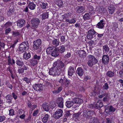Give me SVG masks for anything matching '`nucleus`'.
I'll return each mask as SVG.
<instances>
[{
    "label": "nucleus",
    "mask_w": 123,
    "mask_h": 123,
    "mask_svg": "<svg viewBox=\"0 0 123 123\" xmlns=\"http://www.w3.org/2000/svg\"><path fill=\"white\" fill-rule=\"evenodd\" d=\"M60 69H57L53 64V67L49 69V74L53 76H58L61 73Z\"/></svg>",
    "instance_id": "f257e3e1"
},
{
    "label": "nucleus",
    "mask_w": 123,
    "mask_h": 123,
    "mask_svg": "<svg viewBox=\"0 0 123 123\" xmlns=\"http://www.w3.org/2000/svg\"><path fill=\"white\" fill-rule=\"evenodd\" d=\"M58 82L63 86L67 87L70 84V81L64 76L62 77L58 81Z\"/></svg>",
    "instance_id": "f03ea898"
},
{
    "label": "nucleus",
    "mask_w": 123,
    "mask_h": 123,
    "mask_svg": "<svg viewBox=\"0 0 123 123\" xmlns=\"http://www.w3.org/2000/svg\"><path fill=\"white\" fill-rule=\"evenodd\" d=\"M89 60L88 61L87 64L88 66L92 67L93 65L96 64L98 62V60L93 56L90 55L89 56Z\"/></svg>",
    "instance_id": "7ed1b4c3"
},
{
    "label": "nucleus",
    "mask_w": 123,
    "mask_h": 123,
    "mask_svg": "<svg viewBox=\"0 0 123 123\" xmlns=\"http://www.w3.org/2000/svg\"><path fill=\"white\" fill-rule=\"evenodd\" d=\"M29 44L28 42H24L22 43L19 47V49L20 52L22 53L24 52L26 49L28 48Z\"/></svg>",
    "instance_id": "20e7f679"
},
{
    "label": "nucleus",
    "mask_w": 123,
    "mask_h": 123,
    "mask_svg": "<svg viewBox=\"0 0 123 123\" xmlns=\"http://www.w3.org/2000/svg\"><path fill=\"white\" fill-rule=\"evenodd\" d=\"M94 113V111L91 110H87L82 112V115L83 117L86 118L89 117Z\"/></svg>",
    "instance_id": "39448f33"
},
{
    "label": "nucleus",
    "mask_w": 123,
    "mask_h": 123,
    "mask_svg": "<svg viewBox=\"0 0 123 123\" xmlns=\"http://www.w3.org/2000/svg\"><path fill=\"white\" fill-rule=\"evenodd\" d=\"M53 64L57 69H60L61 72H62L63 70L62 69L64 67L65 64L61 61L58 60L54 63Z\"/></svg>",
    "instance_id": "423d86ee"
},
{
    "label": "nucleus",
    "mask_w": 123,
    "mask_h": 123,
    "mask_svg": "<svg viewBox=\"0 0 123 123\" xmlns=\"http://www.w3.org/2000/svg\"><path fill=\"white\" fill-rule=\"evenodd\" d=\"M98 33L94 29H90L88 31V34L87 35V38L88 39L91 40L93 37V35H96Z\"/></svg>",
    "instance_id": "0eeeda50"
},
{
    "label": "nucleus",
    "mask_w": 123,
    "mask_h": 123,
    "mask_svg": "<svg viewBox=\"0 0 123 123\" xmlns=\"http://www.w3.org/2000/svg\"><path fill=\"white\" fill-rule=\"evenodd\" d=\"M40 22L39 19L37 18H32L31 21V26L34 28L37 27Z\"/></svg>",
    "instance_id": "6e6552de"
},
{
    "label": "nucleus",
    "mask_w": 123,
    "mask_h": 123,
    "mask_svg": "<svg viewBox=\"0 0 123 123\" xmlns=\"http://www.w3.org/2000/svg\"><path fill=\"white\" fill-rule=\"evenodd\" d=\"M41 41L40 39H37L35 41L33 42L34 44L33 45L34 49H38L39 47L41 46Z\"/></svg>",
    "instance_id": "1a4fd4ad"
},
{
    "label": "nucleus",
    "mask_w": 123,
    "mask_h": 123,
    "mask_svg": "<svg viewBox=\"0 0 123 123\" xmlns=\"http://www.w3.org/2000/svg\"><path fill=\"white\" fill-rule=\"evenodd\" d=\"M63 111L61 109H58L55 112L54 117L58 119L61 117L62 115Z\"/></svg>",
    "instance_id": "9d476101"
},
{
    "label": "nucleus",
    "mask_w": 123,
    "mask_h": 123,
    "mask_svg": "<svg viewBox=\"0 0 123 123\" xmlns=\"http://www.w3.org/2000/svg\"><path fill=\"white\" fill-rule=\"evenodd\" d=\"M41 117L42 119V121L43 123H47L50 117V116L47 114L44 115L42 114H41Z\"/></svg>",
    "instance_id": "9b49d317"
},
{
    "label": "nucleus",
    "mask_w": 123,
    "mask_h": 123,
    "mask_svg": "<svg viewBox=\"0 0 123 123\" xmlns=\"http://www.w3.org/2000/svg\"><path fill=\"white\" fill-rule=\"evenodd\" d=\"M56 103L59 107L60 108H63V102L62 98L59 97L57 99Z\"/></svg>",
    "instance_id": "f8f14e48"
},
{
    "label": "nucleus",
    "mask_w": 123,
    "mask_h": 123,
    "mask_svg": "<svg viewBox=\"0 0 123 123\" xmlns=\"http://www.w3.org/2000/svg\"><path fill=\"white\" fill-rule=\"evenodd\" d=\"M108 14L111 16L113 14L115 11V7L113 5H110L108 7Z\"/></svg>",
    "instance_id": "ddd939ff"
},
{
    "label": "nucleus",
    "mask_w": 123,
    "mask_h": 123,
    "mask_svg": "<svg viewBox=\"0 0 123 123\" xmlns=\"http://www.w3.org/2000/svg\"><path fill=\"white\" fill-rule=\"evenodd\" d=\"M109 60V56L107 55H105L102 57V62L105 64H106L108 63Z\"/></svg>",
    "instance_id": "4468645a"
},
{
    "label": "nucleus",
    "mask_w": 123,
    "mask_h": 123,
    "mask_svg": "<svg viewBox=\"0 0 123 123\" xmlns=\"http://www.w3.org/2000/svg\"><path fill=\"white\" fill-rule=\"evenodd\" d=\"M25 20L23 19H20L17 21V25L19 27H22L25 25Z\"/></svg>",
    "instance_id": "2eb2a0df"
},
{
    "label": "nucleus",
    "mask_w": 123,
    "mask_h": 123,
    "mask_svg": "<svg viewBox=\"0 0 123 123\" xmlns=\"http://www.w3.org/2000/svg\"><path fill=\"white\" fill-rule=\"evenodd\" d=\"M73 101L74 103L78 104L79 105L83 102L82 99L78 98H74L73 99Z\"/></svg>",
    "instance_id": "dca6fc26"
},
{
    "label": "nucleus",
    "mask_w": 123,
    "mask_h": 123,
    "mask_svg": "<svg viewBox=\"0 0 123 123\" xmlns=\"http://www.w3.org/2000/svg\"><path fill=\"white\" fill-rule=\"evenodd\" d=\"M75 72V69L72 67L70 66L69 68L68 71V75L70 76H72L73 74Z\"/></svg>",
    "instance_id": "f3484780"
},
{
    "label": "nucleus",
    "mask_w": 123,
    "mask_h": 123,
    "mask_svg": "<svg viewBox=\"0 0 123 123\" xmlns=\"http://www.w3.org/2000/svg\"><path fill=\"white\" fill-rule=\"evenodd\" d=\"M42 107L45 111H49V106L48 103L46 102L44 103L42 105Z\"/></svg>",
    "instance_id": "a211bd4d"
},
{
    "label": "nucleus",
    "mask_w": 123,
    "mask_h": 123,
    "mask_svg": "<svg viewBox=\"0 0 123 123\" xmlns=\"http://www.w3.org/2000/svg\"><path fill=\"white\" fill-rule=\"evenodd\" d=\"M105 24L103 20H101L96 25V27L100 29L103 28Z\"/></svg>",
    "instance_id": "6ab92c4d"
},
{
    "label": "nucleus",
    "mask_w": 123,
    "mask_h": 123,
    "mask_svg": "<svg viewBox=\"0 0 123 123\" xmlns=\"http://www.w3.org/2000/svg\"><path fill=\"white\" fill-rule=\"evenodd\" d=\"M76 9L77 12L79 13L84 12L85 10L84 7L82 6H78L76 8Z\"/></svg>",
    "instance_id": "aec40b11"
},
{
    "label": "nucleus",
    "mask_w": 123,
    "mask_h": 123,
    "mask_svg": "<svg viewBox=\"0 0 123 123\" xmlns=\"http://www.w3.org/2000/svg\"><path fill=\"white\" fill-rule=\"evenodd\" d=\"M76 72L78 75L80 76H82L84 73L83 69L81 67L78 68Z\"/></svg>",
    "instance_id": "412c9836"
},
{
    "label": "nucleus",
    "mask_w": 123,
    "mask_h": 123,
    "mask_svg": "<svg viewBox=\"0 0 123 123\" xmlns=\"http://www.w3.org/2000/svg\"><path fill=\"white\" fill-rule=\"evenodd\" d=\"M105 97L103 99L104 101H107L111 98V96L110 94L106 93H105Z\"/></svg>",
    "instance_id": "4be33fe9"
},
{
    "label": "nucleus",
    "mask_w": 123,
    "mask_h": 123,
    "mask_svg": "<svg viewBox=\"0 0 123 123\" xmlns=\"http://www.w3.org/2000/svg\"><path fill=\"white\" fill-rule=\"evenodd\" d=\"M29 8L31 10H33L35 9L36 5L33 2H30L28 5Z\"/></svg>",
    "instance_id": "5701e85b"
},
{
    "label": "nucleus",
    "mask_w": 123,
    "mask_h": 123,
    "mask_svg": "<svg viewBox=\"0 0 123 123\" xmlns=\"http://www.w3.org/2000/svg\"><path fill=\"white\" fill-rule=\"evenodd\" d=\"M74 104V102L73 101H67L66 103V105L67 107L70 108Z\"/></svg>",
    "instance_id": "b1692460"
},
{
    "label": "nucleus",
    "mask_w": 123,
    "mask_h": 123,
    "mask_svg": "<svg viewBox=\"0 0 123 123\" xmlns=\"http://www.w3.org/2000/svg\"><path fill=\"white\" fill-rule=\"evenodd\" d=\"M103 106L102 102L100 101H98L96 103V104H95V106L96 109H98V108H100L102 107Z\"/></svg>",
    "instance_id": "393cba45"
},
{
    "label": "nucleus",
    "mask_w": 123,
    "mask_h": 123,
    "mask_svg": "<svg viewBox=\"0 0 123 123\" xmlns=\"http://www.w3.org/2000/svg\"><path fill=\"white\" fill-rule=\"evenodd\" d=\"M6 102L8 104H10L11 103V99H12V96L10 94L7 95L6 97Z\"/></svg>",
    "instance_id": "a878e982"
},
{
    "label": "nucleus",
    "mask_w": 123,
    "mask_h": 123,
    "mask_svg": "<svg viewBox=\"0 0 123 123\" xmlns=\"http://www.w3.org/2000/svg\"><path fill=\"white\" fill-rule=\"evenodd\" d=\"M63 89V87L62 86L59 87L56 90L53 91L52 92L54 94H58L62 91Z\"/></svg>",
    "instance_id": "bb28decb"
},
{
    "label": "nucleus",
    "mask_w": 123,
    "mask_h": 123,
    "mask_svg": "<svg viewBox=\"0 0 123 123\" xmlns=\"http://www.w3.org/2000/svg\"><path fill=\"white\" fill-rule=\"evenodd\" d=\"M106 75L109 77H112L115 75V73L114 71H108L106 73Z\"/></svg>",
    "instance_id": "cd10ccee"
},
{
    "label": "nucleus",
    "mask_w": 123,
    "mask_h": 123,
    "mask_svg": "<svg viewBox=\"0 0 123 123\" xmlns=\"http://www.w3.org/2000/svg\"><path fill=\"white\" fill-rule=\"evenodd\" d=\"M91 13H86L85 15L83 16V18L85 20L87 19H88L90 18L91 16Z\"/></svg>",
    "instance_id": "c85d7f7f"
},
{
    "label": "nucleus",
    "mask_w": 123,
    "mask_h": 123,
    "mask_svg": "<svg viewBox=\"0 0 123 123\" xmlns=\"http://www.w3.org/2000/svg\"><path fill=\"white\" fill-rule=\"evenodd\" d=\"M30 62L31 66H33L36 65L38 62L37 60L34 59H32L30 60Z\"/></svg>",
    "instance_id": "c756f323"
},
{
    "label": "nucleus",
    "mask_w": 123,
    "mask_h": 123,
    "mask_svg": "<svg viewBox=\"0 0 123 123\" xmlns=\"http://www.w3.org/2000/svg\"><path fill=\"white\" fill-rule=\"evenodd\" d=\"M54 47L53 46L48 47L46 49V52L47 54H51L52 53L53 49Z\"/></svg>",
    "instance_id": "7c9ffc66"
},
{
    "label": "nucleus",
    "mask_w": 123,
    "mask_h": 123,
    "mask_svg": "<svg viewBox=\"0 0 123 123\" xmlns=\"http://www.w3.org/2000/svg\"><path fill=\"white\" fill-rule=\"evenodd\" d=\"M49 12H45L43 13L42 15L43 19H45L49 17Z\"/></svg>",
    "instance_id": "2f4dec72"
},
{
    "label": "nucleus",
    "mask_w": 123,
    "mask_h": 123,
    "mask_svg": "<svg viewBox=\"0 0 123 123\" xmlns=\"http://www.w3.org/2000/svg\"><path fill=\"white\" fill-rule=\"evenodd\" d=\"M47 4L46 2H41V4L40 5L41 8L43 9H45L47 8Z\"/></svg>",
    "instance_id": "473e14b6"
},
{
    "label": "nucleus",
    "mask_w": 123,
    "mask_h": 123,
    "mask_svg": "<svg viewBox=\"0 0 123 123\" xmlns=\"http://www.w3.org/2000/svg\"><path fill=\"white\" fill-rule=\"evenodd\" d=\"M52 44L55 47H56L58 46L59 44V41L57 39H55L52 41Z\"/></svg>",
    "instance_id": "72a5a7b5"
},
{
    "label": "nucleus",
    "mask_w": 123,
    "mask_h": 123,
    "mask_svg": "<svg viewBox=\"0 0 123 123\" xmlns=\"http://www.w3.org/2000/svg\"><path fill=\"white\" fill-rule=\"evenodd\" d=\"M37 91H41L43 90V87L42 84H37Z\"/></svg>",
    "instance_id": "f704fd0d"
},
{
    "label": "nucleus",
    "mask_w": 123,
    "mask_h": 123,
    "mask_svg": "<svg viewBox=\"0 0 123 123\" xmlns=\"http://www.w3.org/2000/svg\"><path fill=\"white\" fill-rule=\"evenodd\" d=\"M59 49V53H62L65 50V49L64 46L62 45Z\"/></svg>",
    "instance_id": "c9c22d12"
},
{
    "label": "nucleus",
    "mask_w": 123,
    "mask_h": 123,
    "mask_svg": "<svg viewBox=\"0 0 123 123\" xmlns=\"http://www.w3.org/2000/svg\"><path fill=\"white\" fill-rule=\"evenodd\" d=\"M107 108L110 112H114L116 110V109L112 106H108Z\"/></svg>",
    "instance_id": "e433bc0d"
},
{
    "label": "nucleus",
    "mask_w": 123,
    "mask_h": 123,
    "mask_svg": "<svg viewBox=\"0 0 123 123\" xmlns=\"http://www.w3.org/2000/svg\"><path fill=\"white\" fill-rule=\"evenodd\" d=\"M56 4L59 6L61 7L63 5V3L61 0H57Z\"/></svg>",
    "instance_id": "4c0bfd02"
},
{
    "label": "nucleus",
    "mask_w": 123,
    "mask_h": 123,
    "mask_svg": "<svg viewBox=\"0 0 123 123\" xmlns=\"http://www.w3.org/2000/svg\"><path fill=\"white\" fill-rule=\"evenodd\" d=\"M49 105L50 106L51 108H54L56 106L55 102L54 101H51L49 104Z\"/></svg>",
    "instance_id": "58836bf2"
},
{
    "label": "nucleus",
    "mask_w": 123,
    "mask_h": 123,
    "mask_svg": "<svg viewBox=\"0 0 123 123\" xmlns=\"http://www.w3.org/2000/svg\"><path fill=\"white\" fill-rule=\"evenodd\" d=\"M103 51H105V53H106L109 50V49L107 45H105L103 46Z\"/></svg>",
    "instance_id": "ea45409f"
},
{
    "label": "nucleus",
    "mask_w": 123,
    "mask_h": 123,
    "mask_svg": "<svg viewBox=\"0 0 123 123\" xmlns=\"http://www.w3.org/2000/svg\"><path fill=\"white\" fill-rule=\"evenodd\" d=\"M44 86H49L50 87H52V84L49 82L45 81L44 82Z\"/></svg>",
    "instance_id": "a19ab883"
},
{
    "label": "nucleus",
    "mask_w": 123,
    "mask_h": 123,
    "mask_svg": "<svg viewBox=\"0 0 123 123\" xmlns=\"http://www.w3.org/2000/svg\"><path fill=\"white\" fill-rule=\"evenodd\" d=\"M88 107L89 109H96L95 104H90L88 105Z\"/></svg>",
    "instance_id": "79ce46f5"
},
{
    "label": "nucleus",
    "mask_w": 123,
    "mask_h": 123,
    "mask_svg": "<svg viewBox=\"0 0 123 123\" xmlns=\"http://www.w3.org/2000/svg\"><path fill=\"white\" fill-rule=\"evenodd\" d=\"M70 111L71 112V111H67L66 112V113L64 115V117L66 119H67L68 117H69L71 115V113Z\"/></svg>",
    "instance_id": "37998d69"
},
{
    "label": "nucleus",
    "mask_w": 123,
    "mask_h": 123,
    "mask_svg": "<svg viewBox=\"0 0 123 123\" xmlns=\"http://www.w3.org/2000/svg\"><path fill=\"white\" fill-rule=\"evenodd\" d=\"M16 64L19 66H22L24 65V63L22 62L19 60H17L16 62Z\"/></svg>",
    "instance_id": "c03bdc74"
},
{
    "label": "nucleus",
    "mask_w": 123,
    "mask_h": 123,
    "mask_svg": "<svg viewBox=\"0 0 123 123\" xmlns=\"http://www.w3.org/2000/svg\"><path fill=\"white\" fill-rule=\"evenodd\" d=\"M103 89L104 90H107L109 88V86L107 83H105L103 87Z\"/></svg>",
    "instance_id": "a18cd8bd"
},
{
    "label": "nucleus",
    "mask_w": 123,
    "mask_h": 123,
    "mask_svg": "<svg viewBox=\"0 0 123 123\" xmlns=\"http://www.w3.org/2000/svg\"><path fill=\"white\" fill-rule=\"evenodd\" d=\"M72 21H70V20L69 19H66V21L67 22H69V23L72 24L75 23L76 21L74 19H72Z\"/></svg>",
    "instance_id": "49530a36"
},
{
    "label": "nucleus",
    "mask_w": 123,
    "mask_h": 123,
    "mask_svg": "<svg viewBox=\"0 0 123 123\" xmlns=\"http://www.w3.org/2000/svg\"><path fill=\"white\" fill-rule=\"evenodd\" d=\"M59 49L55 48V50H53L52 53L51 54H54V53H59Z\"/></svg>",
    "instance_id": "de8ad7c7"
},
{
    "label": "nucleus",
    "mask_w": 123,
    "mask_h": 123,
    "mask_svg": "<svg viewBox=\"0 0 123 123\" xmlns=\"http://www.w3.org/2000/svg\"><path fill=\"white\" fill-rule=\"evenodd\" d=\"M23 57L26 59H28L31 57L30 54H23Z\"/></svg>",
    "instance_id": "09e8293b"
},
{
    "label": "nucleus",
    "mask_w": 123,
    "mask_h": 123,
    "mask_svg": "<svg viewBox=\"0 0 123 123\" xmlns=\"http://www.w3.org/2000/svg\"><path fill=\"white\" fill-rule=\"evenodd\" d=\"M12 25V23L11 22H8L5 24L4 26L6 28L8 27L9 26L11 25Z\"/></svg>",
    "instance_id": "8fccbe9b"
},
{
    "label": "nucleus",
    "mask_w": 123,
    "mask_h": 123,
    "mask_svg": "<svg viewBox=\"0 0 123 123\" xmlns=\"http://www.w3.org/2000/svg\"><path fill=\"white\" fill-rule=\"evenodd\" d=\"M6 118V117L3 115L0 116V122H2L5 120Z\"/></svg>",
    "instance_id": "3c124183"
},
{
    "label": "nucleus",
    "mask_w": 123,
    "mask_h": 123,
    "mask_svg": "<svg viewBox=\"0 0 123 123\" xmlns=\"http://www.w3.org/2000/svg\"><path fill=\"white\" fill-rule=\"evenodd\" d=\"M12 35L14 36H17L19 35V32L18 31H13Z\"/></svg>",
    "instance_id": "603ef678"
},
{
    "label": "nucleus",
    "mask_w": 123,
    "mask_h": 123,
    "mask_svg": "<svg viewBox=\"0 0 123 123\" xmlns=\"http://www.w3.org/2000/svg\"><path fill=\"white\" fill-rule=\"evenodd\" d=\"M50 58L51 59H54L55 58L58 56L59 54H50Z\"/></svg>",
    "instance_id": "864d4df0"
},
{
    "label": "nucleus",
    "mask_w": 123,
    "mask_h": 123,
    "mask_svg": "<svg viewBox=\"0 0 123 123\" xmlns=\"http://www.w3.org/2000/svg\"><path fill=\"white\" fill-rule=\"evenodd\" d=\"M23 71L25 72H26L27 70L28 67L27 65H24L22 68Z\"/></svg>",
    "instance_id": "5fc2aeb1"
},
{
    "label": "nucleus",
    "mask_w": 123,
    "mask_h": 123,
    "mask_svg": "<svg viewBox=\"0 0 123 123\" xmlns=\"http://www.w3.org/2000/svg\"><path fill=\"white\" fill-rule=\"evenodd\" d=\"M9 115L12 116L14 115V111L13 109H11L9 110Z\"/></svg>",
    "instance_id": "6e6d98bb"
},
{
    "label": "nucleus",
    "mask_w": 123,
    "mask_h": 123,
    "mask_svg": "<svg viewBox=\"0 0 123 123\" xmlns=\"http://www.w3.org/2000/svg\"><path fill=\"white\" fill-rule=\"evenodd\" d=\"M82 111H79L77 113L75 114V115L76 118L79 117L80 115L81 116V115H82Z\"/></svg>",
    "instance_id": "4d7b16f0"
},
{
    "label": "nucleus",
    "mask_w": 123,
    "mask_h": 123,
    "mask_svg": "<svg viewBox=\"0 0 123 123\" xmlns=\"http://www.w3.org/2000/svg\"><path fill=\"white\" fill-rule=\"evenodd\" d=\"M119 77L123 79V70H120L119 72Z\"/></svg>",
    "instance_id": "13d9d810"
},
{
    "label": "nucleus",
    "mask_w": 123,
    "mask_h": 123,
    "mask_svg": "<svg viewBox=\"0 0 123 123\" xmlns=\"http://www.w3.org/2000/svg\"><path fill=\"white\" fill-rule=\"evenodd\" d=\"M11 31V29L10 28H8L5 30V34L6 35L8 33Z\"/></svg>",
    "instance_id": "bf43d9fd"
},
{
    "label": "nucleus",
    "mask_w": 123,
    "mask_h": 123,
    "mask_svg": "<svg viewBox=\"0 0 123 123\" xmlns=\"http://www.w3.org/2000/svg\"><path fill=\"white\" fill-rule=\"evenodd\" d=\"M38 113V110H37L36 111H34L33 114V116H37Z\"/></svg>",
    "instance_id": "052dcab7"
},
{
    "label": "nucleus",
    "mask_w": 123,
    "mask_h": 123,
    "mask_svg": "<svg viewBox=\"0 0 123 123\" xmlns=\"http://www.w3.org/2000/svg\"><path fill=\"white\" fill-rule=\"evenodd\" d=\"M8 63L9 64H11L12 65V63L11 62V57L10 56H9L8 57Z\"/></svg>",
    "instance_id": "680f3d73"
},
{
    "label": "nucleus",
    "mask_w": 123,
    "mask_h": 123,
    "mask_svg": "<svg viewBox=\"0 0 123 123\" xmlns=\"http://www.w3.org/2000/svg\"><path fill=\"white\" fill-rule=\"evenodd\" d=\"M34 59L39 60L40 58V56H38L37 54H35L34 56Z\"/></svg>",
    "instance_id": "e2e57ef3"
},
{
    "label": "nucleus",
    "mask_w": 123,
    "mask_h": 123,
    "mask_svg": "<svg viewBox=\"0 0 123 123\" xmlns=\"http://www.w3.org/2000/svg\"><path fill=\"white\" fill-rule=\"evenodd\" d=\"M106 123H111V119L109 118H107L105 120Z\"/></svg>",
    "instance_id": "0e129e2a"
},
{
    "label": "nucleus",
    "mask_w": 123,
    "mask_h": 123,
    "mask_svg": "<svg viewBox=\"0 0 123 123\" xmlns=\"http://www.w3.org/2000/svg\"><path fill=\"white\" fill-rule=\"evenodd\" d=\"M31 119V117L30 116H29L27 119L25 120V121L28 122L30 121Z\"/></svg>",
    "instance_id": "69168bd1"
},
{
    "label": "nucleus",
    "mask_w": 123,
    "mask_h": 123,
    "mask_svg": "<svg viewBox=\"0 0 123 123\" xmlns=\"http://www.w3.org/2000/svg\"><path fill=\"white\" fill-rule=\"evenodd\" d=\"M13 97L15 100H16L17 98V96L14 92H13L12 94Z\"/></svg>",
    "instance_id": "338daca9"
},
{
    "label": "nucleus",
    "mask_w": 123,
    "mask_h": 123,
    "mask_svg": "<svg viewBox=\"0 0 123 123\" xmlns=\"http://www.w3.org/2000/svg\"><path fill=\"white\" fill-rule=\"evenodd\" d=\"M23 80L25 81L27 83H29L30 82L29 80L26 77H24Z\"/></svg>",
    "instance_id": "774afa93"
}]
</instances>
